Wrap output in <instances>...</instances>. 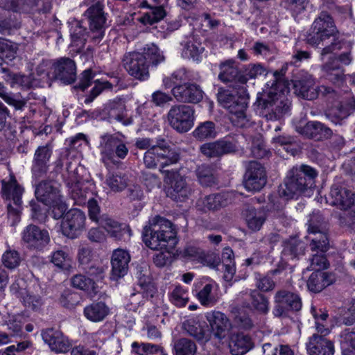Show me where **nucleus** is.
<instances>
[{
    "label": "nucleus",
    "instance_id": "nucleus-1",
    "mask_svg": "<svg viewBox=\"0 0 355 355\" xmlns=\"http://www.w3.org/2000/svg\"><path fill=\"white\" fill-rule=\"evenodd\" d=\"M285 69L274 72L275 80L271 83L270 88L263 91L261 96L257 98V106L260 110V114L268 120L275 121L280 119L290 110L291 103L284 95L288 92L286 83L281 78L285 73Z\"/></svg>",
    "mask_w": 355,
    "mask_h": 355
},
{
    "label": "nucleus",
    "instance_id": "nucleus-2",
    "mask_svg": "<svg viewBox=\"0 0 355 355\" xmlns=\"http://www.w3.org/2000/svg\"><path fill=\"white\" fill-rule=\"evenodd\" d=\"M164 56L159 49L153 43L146 44L143 53L128 52L123 58L122 64L129 75L139 80L149 78V62L154 65L164 61Z\"/></svg>",
    "mask_w": 355,
    "mask_h": 355
},
{
    "label": "nucleus",
    "instance_id": "nucleus-3",
    "mask_svg": "<svg viewBox=\"0 0 355 355\" xmlns=\"http://www.w3.org/2000/svg\"><path fill=\"white\" fill-rule=\"evenodd\" d=\"M317 175L316 171L309 166L293 168L288 173L284 184L279 187L280 198L286 200L297 198L314 186Z\"/></svg>",
    "mask_w": 355,
    "mask_h": 355
},
{
    "label": "nucleus",
    "instance_id": "nucleus-4",
    "mask_svg": "<svg viewBox=\"0 0 355 355\" xmlns=\"http://www.w3.org/2000/svg\"><path fill=\"white\" fill-rule=\"evenodd\" d=\"M175 234L170 220L155 216L149 220V225L144 228L142 237L147 247L162 250L166 249L170 242L175 243Z\"/></svg>",
    "mask_w": 355,
    "mask_h": 355
},
{
    "label": "nucleus",
    "instance_id": "nucleus-5",
    "mask_svg": "<svg viewBox=\"0 0 355 355\" xmlns=\"http://www.w3.org/2000/svg\"><path fill=\"white\" fill-rule=\"evenodd\" d=\"M218 101L231 114L230 119L238 127L245 128L250 124V119L245 111L247 98L238 95L235 91L220 89L218 92Z\"/></svg>",
    "mask_w": 355,
    "mask_h": 355
},
{
    "label": "nucleus",
    "instance_id": "nucleus-6",
    "mask_svg": "<svg viewBox=\"0 0 355 355\" xmlns=\"http://www.w3.org/2000/svg\"><path fill=\"white\" fill-rule=\"evenodd\" d=\"M87 208L90 220L99 224L112 237L121 239L125 234L130 232L126 224L120 223L106 215L100 216V207L95 199L88 200Z\"/></svg>",
    "mask_w": 355,
    "mask_h": 355
},
{
    "label": "nucleus",
    "instance_id": "nucleus-7",
    "mask_svg": "<svg viewBox=\"0 0 355 355\" xmlns=\"http://www.w3.org/2000/svg\"><path fill=\"white\" fill-rule=\"evenodd\" d=\"M124 137L119 133H105L100 137L98 148L104 163L113 162L115 157L124 159L128 148L123 141Z\"/></svg>",
    "mask_w": 355,
    "mask_h": 355
},
{
    "label": "nucleus",
    "instance_id": "nucleus-8",
    "mask_svg": "<svg viewBox=\"0 0 355 355\" xmlns=\"http://www.w3.org/2000/svg\"><path fill=\"white\" fill-rule=\"evenodd\" d=\"M331 203L345 210L344 223L350 225L355 224V194L339 185L332 186L330 191Z\"/></svg>",
    "mask_w": 355,
    "mask_h": 355
},
{
    "label": "nucleus",
    "instance_id": "nucleus-9",
    "mask_svg": "<svg viewBox=\"0 0 355 355\" xmlns=\"http://www.w3.org/2000/svg\"><path fill=\"white\" fill-rule=\"evenodd\" d=\"M308 236L312 252H325L328 250L329 239L323 226V218L319 212H313L308 220Z\"/></svg>",
    "mask_w": 355,
    "mask_h": 355
},
{
    "label": "nucleus",
    "instance_id": "nucleus-10",
    "mask_svg": "<svg viewBox=\"0 0 355 355\" xmlns=\"http://www.w3.org/2000/svg\"><path fill=\"white\" fill-rule=\"evenodd\" d=\"M85 12L89 26V37L94 44L99 43L104 37L106 23L103 3H90Z\"/></svg>",
    "mask_w": 355,
    "mask_h": 355
},
{
    "label": "nucleus",
    "instance_id": "nucleus-11",
    "mask_svg": "<svg viewBox=\"0 0 355 355\" xmlns=\"http://www.w3.org/2000/svg\"><path fill=\"white\" fill-rule=\"evenodd\" d=\"M194 110L186 105H173L167 114L170 125L178 132H187L194 125Z\"/></svg>",
    "mask_w": 355,
    "mask_h": 355
},
{
    "label": "nucleus",
    "instance_id": "nucleus-12",
    "mask_svg": "<svg viewBox=\"0 0 355 355\" xmlns=\"http://www.w3.org/2000/svg\"><path fill=\"white\" fill-rule=\"evenodd\" d=\"M337 32L332 17L327 12H322L313 21L312 33L308 35L307 42L312 45H319Z\"/></svg>",
    "mask_w": 355,
    "mask_h": 355
},
{
    "label": "nucleus",
    "instance_id": "nucleus-13",
    "mask_svg": "<svg viewBox=\"0 0 355 355\" xmlns=\"http://www.w3.org/2000/svg\"><path fill=\"white\" fill-rule=\"evenodd\" d=\"M275 306L272 314L275 317H282L288 310L300 311L302 308V301L300 296L287 290H279L274 296Z\"/></svg>",
    "mask_w": 355,
    "mask_h": 355
},
{
    "label": "nucleus",
    "instance_id": "nucleus-14",
    "mask_svg": "<svg viewBox=\"0 0 355 355\" xmlns=\"http://www.w3.org/2000/svg\"><path fill=\"white\" fill-rule=\"evenodd\" d=\"M86 216L78 209H72L66 213L62 221L61 228L63 234L69 238L76 237L84 229Z\"/></svg>",
    "mask_w": 355,
    "mask_h": 355
},
{
    "label": "nucleus",
    "instance_id": "nucleus-15",
    "mask_svg": "<svg viewBox=\"0 0 355 355\" xmlns=\"http://www.w3.org/2000/svg\"><path fill=\"white\" fill-rule=\"evenodd\" d=\"M43 341L50 350L55 354H64L69 351L71 343L62 332L55 328H46L41 332Z\"/></svg>",
    "mask_w": 355,
    "mask_h": 355
},
{
    "label": "nucleus",
    "instance_id": "nucleus-16",
    "mask_svg": "<svg viewBox=\"0 0 355 355\" xmlns=\"http://www.w3.org/2000/svg\"><path fill=\"white\" fill-rule=\"evenodd\" d=\"M266 184L264 168L257 162H250L244 176L243 184L249 191H259Z\"/></svg>",
    "mask_w": 355,
    "mask_h": 355
},
{
    "label": "nucleus",
    "instance_id": "nucleus-17",
    "mask_svg": "<svg viewBox=\"0 0 355 355\" xmlns=\"http://www.w3.org/2000/svg\"><path fill=\"white\" fill-rule=\"evenodd\" d=\"M22 240L28 248L42 250L49 243L50 236L47 230L29 225L22 232Z\"/></svg>",
    "mask_w": 355,
    "mask_h": 355
},
{
    "label": "nucleus",
    "instance_id": "nucleus-18",
    "mask_svg": "<svg viewBox=\"0 0 355 355\" xmlns=\"http://www.w3.org/2000/svg\"><path fill=\"white\" fill-rule=\"evenodd\" d=\"M206 319L209 324L210 336L221 340L224 338L232 329V323L229 318L220 311L207 313Z\"/></svg>",
    "mask_w": 355,
    "mask_h": 355
},
{
    "label": "nucleus",
    "instance_id": "nucleus-19",
    "mask_svg": "<svg viewBox=\"0 0 355 355\" xmlns=\"http://www.w3.org/2000/svg\"><path fill=\"white\" fill-rule=\"evenodd\" d=\"M52 151V147L49 144L39 146L36 149L31 168L34 179L38 180L46 174Z\"/></svg>",
    "mask_w": 355,
    "mask_h": 355
},
{
    "label": "nucleus",
    "instance_id": "nucleus-20",
    "mask_svg": "<svg viewBox=\"0 0 355 355\" xmlns=\"http://www.w3.org/2000/svg\"><path fill=\"white\" fill-rule=\"evenodd\" d=\"M53 78L64 84H71L76 78V67L73 60L61 58L53 64Z\"/></svg>",
    "mask_w": 355,
    "mask_h": 355
},
{
    "label": "nucleus",
    "instance_id": "nucleus-21",
    "mask_svg": "<svg viewBox=\"0 0 355 355\" xmlns=\"http://www.w3.org/2000/svg\"><path fill=\"white\" fill-rule=\"evenodd\" d=\"M167 178L170 180L171 189L170 196L175 201L182 202L187 200L192 193V189L185 181L184 177L178 173L166 171Z\"/></svg>",
    "mask_w": 355,
    "mask_h": 355
},
{
    "label": "nucleus",
    "instance_id": "nucleus-22",
    "mask_svg": "<svg viewBox=\"0 0 355 355\" xmlns=\"http://www.w3.org/2000/svg\"><path fill=\"white\" fill-rule=\"evenodd\" d=\"M2 189L6 198L12 200L15 205V207H14L11 204L8 205V216L17 217L21 210L23 189L17 183L15 179H11L8 183L3 184Z\"/></svg>",
    "mask_w": 355,
    "mask_h": 355
},
{
    "label": "nucleus",
    "instance_id": "nucleus-23",
    "mask_svg": "<svg viewBox=\"0 0 355 355\" xmlns=\"http://www.w3.org/2000/svg\"><path fill=\"white\" fill-rule=\"evenodd\" d=\"M172 94L180 102L197 103L202 99L203 92L196 84L185 83L174 86Z\"/></svg>",
    "mask_w": 355,
    "mask_h": 355
},
{
    "label": "nucleus",
    "instance_id": "nucleus-24",
    "mask_svg": "<svg viewBox=\"0 0 355 355\" xmlns=\"http://www.w3.org/2000/svg\"><path fill=\"white\" fill-rule=\"evenodd\" d=\"M183 327L190 336L198 340L207 341L210 339V331L208 325L198 316L185 320Z\"/></svg>",
    "mask_w": 355,
    "mask_h": 355
},
{
    "label": "nucleus",
    "instance_id": "nucleus-25",
    "mask_svg": "<svg viewBox=\"0 0 355 355\" xmlns=\"http://www.w3.org/2000/svg\"><path fill=\"white\" fill-rule=\"evenodd\" d=\"M296 130L302 135L315 140L328 139L332 134L330 128L319 121H309L304 126H296Z\"/></svg>",
    "mask_w": 355,
    "mask_h": 355
},
{
    "label": "nucleus",
    "instance_id": "nucleus-26",
    "mask_svg": "<svg viewBox=\"0 0 355 355\" xmlns=\"http://www.w3.org/2000/svg\"><path fill=\"white\" fill-rule=\"evenodd\" d=\"M228 203V193H214L200 198L196 202V207L203 212H207L218 210Z\"/></svg>",
    "mask_w": 355,
    "mask_h": 355
},
{
    "label": "nucleus",
    "instance_id": "nucleus-27",
    "mask_svg": "<svg viewBox=\"0 0 355 355\" xmlns=\"http://www.w3.org/2000/svg\"><path fill=\"white\" fill-rule=\"evenodd\" d=\"M294 89L295 94L302 98L311 101L318 97L317 86L312 75L306 73L301 78L295 80Z\"/></svg>",
    "mask_w": 355,
    "mask_h": 355
},
{
    "label": "nucleus",
    "instance_id": "nucleus-28",
    "mask_svg": "<svg viewBox=\"0 0 355 355\" xmlns=\"http://www.w3.org/2000/svg\"><path fill=\"white\" fill-rule=\"evenodd\" d=\"M309 355H334V343L327 338L313 334L306 345Z\"/></svg>",
    "mask_w": 355,
    "mask_h": 355
},
{
    "label": "nucleus",
    "instance_id": "nucleus-29",
    "mask_svg": "<svg viewBox=\"0 0 355 355\" xmlns=\"http://www.w3.org/2000/svg\"><path fill=\"white\" fill-rule=\"evenodd\" d=\"M151 147L162 167L175 164L179 160V155L171 148L168 143L164 139H157Z\"/></svg>",
    "mask_w": 355,
    "mask_h": 355
},
{
    "label": "nucleus",
    "instance_id": "nucleus-30",
    "mask_svg": "<svg viewBox=\"0 0 355 355\" xmlns=\"http://www.w3.org/2000/svg\"><path fill=\"white\" fill-rule=\"evenodd\" d=\"M236 146L225 140H219L215 142L207 143L200 147L201 153L207 157L214 158L225 154L235 152Z\"/></svg>",
    "mask_w": 355,
    "mask_h": 355
},
{
    "label": "nucleus",
    "instance_id": "nucleus-31",
    "mask_svg": "<svg viewBox=\"0 0 355 355\" xmlns=\"http://www.w3.org/2000/svg\"><path fill=\"white\" fill-rule=\"evenodd\" d=\"M130 261V256L127 251L117 249L113 252L111 263L112 275L114 279L123 277L127 273Z\"/></svg>",
    "mask_w": 355,
    "mask_h": 355
},
{
    "label": "nucleus",
    "instance_id": "nucleus-32",
    "mask_svg": "<svg viewBox=\"0 0 355 355\" xmlns=\"http://www.w3.org/2000/svg\"><path fill=\"white\" fill-rule=\"evenodd\" d=\"M59 196H60V191L55 182L43 181L36 187L35 196L44 205L55 200Z\"/></svg>",
    "mask_w": 355,
    "mask_h": 355
},
{
    "label": "nucleus",
    "instance_id": "nucleus-33",
    "mask_svg": "<svg viewBox=\"0 0 355 355\" xmlns=\"http://www.w3.org/2000/svg\"><path fill=\"white\" fill-rule=\"evenodd\" d=\"M228 346L232 355H243L252 348L253 343L248 336L236 334L230 336Z\"/></svg>",
    "mask_w": 355,
    "mask_h": 355
},
{
    "label": "nucleus",
    "instance_id": "nucleus-34",
    "mask_svg": "<svg viewBox=\"0 0 355 355\" xmlns=\"http://www.w3.org/2000/svg\"><path fill=\"white\" fill-rule=\"evenodd\" d=\"M334 281V277L331 274L322 271H315L310 275L307 281V287L311 292L319 293L331 284Z\"/></svg>",
    "mask_w": 355,
    "mask_h": 355
},
{
    "label": "nucleus",
    "instance_id": "nucleus-35",
    "mask_svg": "<svg viewBox=\"0 0 355 355\" xmlns=\"http://www.w3.org/2000/svg\"><path fill=\"white\" fill-rule=\"evenodd\" d=\"M108 108V117L110 121H116L125 125L130 123V120L127 118L124 101L115 98L109 103Z\"/></svg>",
    "mask_w": 355,
    "mask_h": 355
},
{
    "label": "nucleus",
    "instance_id": "nucleus-36",
    "mask_svg": "<svg viewBox=\"0 0 355 355\" xmlns=\"http://www.w3.org/2000/svg\"><path fill=\"white\" fill-rule=\"evenodd\" d=\"M108 306L103 302H93L84 308L85 317L94 322L103 320L109 314Z\"/></svg>",
    "mask_w": 355,
    "mask_h": 355
},
{
    "label": "nucleus",
    "instance_id": "nucleus-37",
    "mask_svg": "<svg viewBox=\"0 0 355 355\" xmlns=\"http://www.w3.org/2000/svg\"><path fill=\"white\" fill-rule=\"evenodd\" d=\"M326 78L337 87H340L345 83L344 70L338 64H334V60L329 61L322 67Z\"/></svg>",
    "mask_w": 355,
    "mask_h": 355
},
{
    "label": "nucleus",
    "instance_id": "nucleus-38",
    "mask_svg": "<svg viewBox=\"0 0 355 355\" xmlns=\"http://www.w3.org/2000/svg\"><path fill=\"white\" fill-rule=\"evenodd\" d=\"M305 250V244L298 239L291 238L284 243L282 255L288 259L299 258L304 255Z\"/></svg>",
    "mask_w": 355,
    "mask_h": 355
},
{
    "label": "nucleus",
    "instance_id": "nucleus-39",
    "mask_svg": "<svg viewBox=\"0 0 355 355\" xmlns=\"http://www.w3.org/2000/svg\"><path fill=\"white\" fill-rule=\"evenodd\" d=\"M245 215L248 228L254 232L259 231L266 220V213L261 209L249 208Z\"/></svg>",
    "mask_w": 355,
    "mask_h": 355
},
{
    "label": "nucleus",
    "instance_id": "nucleus-40",
    "mask_svg": "<svg viewBox=\"0 0 355 355\" xmlns=\"http://www.w3.org/2000/svg\"><path fill=\"white\" fill-rule=\"evenodd\" d=\"M0 73L3 74V79L10 85L11 87H22L29 88L31 82L28 76L13 73L7 68L0 67Z\"/></svg>",
    "mask_w": 355,
    "mask_h": 355
},
{
    "label": "nucleus",
    "instance_id": "nucleus-41",
    "mask_svg": "<svg viewBox=\"0 0 355 355\" xmlns=\"http://www.w3.org/2000/svg\"><path fill=\"white\" fill-rule=\"evenodd\" d=\"M132 353L136 355H167L164 349L155 344L133 342L131 345Z\"/></svg>",
    "mask_w": 355,
    "mask_h": 355
},
{
    "label": "nucleus",
    "instance_id": "nucleus-42",
    "mask_svg": "<svg viewBox=\"0 0 355 355\" xmlns=\"http://www.w3.org/2000/svg\"><path fill=\"white\" fill-rule=\"evenodd\" d=\"M266 68L260 63L249 64L246 65L242 73L238 76V81L245 84L250 79H255L259 76L266 75Z\"/></svg>",
    "mask_w": 355,
    "mask_h": 355
},
{
    "label": "nucleus",
    "instance_id": "nucleus-43",
    "mask_svg": "<svg viewBox=\"0 0 355 355\" xmlns=\"http://www.w3.org/2000/svg\"><path fill=\"white\" fill-rule=\"evenodd\" d=\"M104 183L111 191L116 193L122 191L127 187L128 180L125 175L109 173Z\"/></svg>",
    "mask_w": 355,
    "mask_h": 355
},
{
    "label": "nucleus",
    "instance_id": "nucleus-44",
    "mask_svg": "<svg viewBox=\"0 0 355 355\" xmlns=\"http://www.w3.org/2000/svg\"><path fill=\"white\" fill-rule=\"evenodd\" d=\"M199 284L200 283L196 285V287L199 288L196 296L200 304L205 306H211L215 304L216 302V298L212 293V290L214 286V283L208 282L205 283V285H203L202 283H200V286H202L201 288L198 286Z\"/></svg>",
    "mask_w": 355,
    "mask_h": 355
},
{
    "label": "nucleus",
    "instance_id": "nucleus-45",
    "mask_svg": "<svg viewBox=\"0 0 355 355\" xmlns=\"http://www.w3.org/2000/svg\"><path fill=\"white\" fill-rule=\"evenodd\" d=\"M239 75L235 61L229 60L220 64L218 78L221 81L224 83L231 82L236 78H238Z\"/></svg>",
    "mask_w": 355,
    "mask_h": 355
},
{
    "label": "nucleus",
    "instance_id": "nucleus-46",
    "mask_svg": "<svg viewBox=\"0 0 355 355\" xmlns=\"http://www.w3.org/2000/svg\"><path fill=\"white\" fill-rule=\"evenodd\" d=\"M204 50V46L200 42L189 40L184 44L182 55L184 58L199 61Z\"/></svg>",
    "mask_w": 355,
    "mask_h": 355
},
{
    "label": "nucleus",
    "instance_id": "nucleus-47",
    "mask_svg": "<svg viewBox=\"0 0 355 355\" xmlns=\"http://www.w3.org/2000/svg\"><path fill=\"white\" fill-rule=\"evenodd\" d=\"M353 111H355V101L351 105H340L331 109L327 116L334 123L337 124L346 119Z\"/></svg>",
    "mask_w": 355,
    "mask_h": 355
},
{
    "label": "nucleus",
    "instance_id": "nucleus-48",
    "mask_svg": "<svg viewBox=\"0 0 355 355\" xmlns=\"http://www.w3.org/2000/svg\"><path fill=\"white\" fill-rule=\"evenodd\" d=\"M196 176L199 183L203 187H211L216 182L212 167L202 164L199 166L196 171Z\"/></svg>",
    "mask_w": 355,
    "mask_h": 355
},
{
    "label": "nucleus",
    "instance_id": "nucleus-49",
    "mask_svg": "<svg viewBox=\"0 0 355 355\" xmlns=\"http://www.w3.org/2000/svg\"><path fill=\"white\" fill-rule=\"evenodd\" d=\"M175 355H195L197 347L194 342L187 338H181L174 343Z\"/></svg>",
    "mask_w": 355,
    "mask_h": 355
},
{
    "label": "nucleus",
    "instance_id": "nucleus-50",
    "mask_svg": "<svg viewBox=\"0 0 355 355\" xmlns=\"http://www.w3.org/2000/svg\"><path fill=\"white\" fill-rule=\"evenodd\" d=\"M215 124L212 121H205L197 126L193 134L199 140L213 138L216 136Z\"/></svg>",
    "mask_w": 355,
    "mask_h": 355
},
{
    "label": "nucleus",
    "instance_id": "nucleus-51",
    "mask_svg": "<svg viewBox=\"0 0 355 355\" xmlns=\"http://www.w3.org/2000/svg\"><path fill=\"white\" fill-rule=\"evenodd\" d=\"M51 262L58 268L67 270L71 266V259L62 250L54 251L51 255Z\"/></svg>",
    "mask_w": 355,
    "mask_h": 355
},
{
    "label": "nucleus",
    "instance_id": "nucleus-52",
    "mask_svg": "<svg viewBox=\"0 0 355 355\" xmlns=\"http://www.w3.org/2000/svg\"><path fill=\"white\" fill-rule=\"evenodd\" d=\"M71 37L73 42L76 46H83L87 38L90 40L89 33H86L85 29L80 25L79 21H75L70 28Z\"/></svg>",
    "mask_w": 355,
    "mask_h": 355
},
{
    "label": "nucleus",
    "instance_id": "nucleus-53",
    "mask_svg": "<svg viewBox=\"0 0 355 355\" xmlns=\"http://www.w3.org/2000/svg\"><path fill=\"white\" fill-rule=\"evenodd\" d=\"M187 290L181 286H176L170 294L171 302L176 306L183 307L189 302Z\"/></svg>",
    "mask_w": 355,
    "mask_h": 355
},
{
    "label": "nucleus",
    "instance_id": "nucleus-54",
    "mask_svg": "<svg viewBox=\"0 0 355 355\" xmlns=\"http://www.w3.org/2000/svg\"><path fill=\"white\" fill-rule=\"evenodd\" d=\"M252 304L259 313L266 314L269 311V301L268 298L257 291L250 293Z\"/></svg>",
    "mask_w": 355,
    "mask_h": 355
},
{
    "label": "nucleus",
    "instance_id": "nucleus-55",
    "mask_svg": "<svg viewBox=\"0 0 355 355\" xmlns=\"http://www.w3.org/2000/svg\"><path fill=\"white\" fill-rule=\"evenodd\" d=\"M71 285L80 290H83L87 292L94 291L95 283L94 279L87 277L83 275H76L71 280Z\"/></svg>",
    "mask_w": 355,
    "mask_h": 355
},
{
    "label": "nucleus",
    "instance_id": "nucleus-56",
    "mask_svg": "<svg viewBox=\"0 0 355 355\" xmlns=\"http://www.w3.org/2000/svg\"><path fill=\"white\" fill-rule=\"evenodd\" d=\"M165 16L166 12L164 8L157 6L144 14L141 18V21L146 25H153L162 19Z\"/></svg>",
    "mask_w": 355,
    "mask_h": 355
},
{
    "label": "nucleus",
    "instance_id": "nucleus-57",
    "mask_svg": "<svg viewBox=\"0 0 355 355\" xmlns=\"http://www.w3.org/2000/svg\"><path fill=\"white\" fill-rule=\"evenodd\" d=\"M1 261L3 266L8 269H15L19 266L21 257L19 252L15 250H8L2 255Z\"/></svg>",
    "mask_w": 355,
    "mask_h": 355
},
{
    "label": "nucleus",
    "instance_id": "nucleus-58",
    "mask_svg": "<svg viewBox=\"0 0 355 355\" xmlns=\"http://www.w3.org/2000/svg\"><path fill=\"white\" fill-rule=\"evenodd\" d=\"M21 302L26 307L33 310L39 309L42 304L41 297L35 294L31 286L27 290L26 294L21 300Z\"/></svg>",
    "mask_w": 355,
    "mask_h": 355
},
{
    "label": "nucleus",
    "instance_id": "nucleus-59",
    "mask_svg": "<svg viewBox=\"0 0 355 355\" xmlns=\"http://www.w3.org/2000/svg\"><path fill=\"white\" fill-rule=\"evenodd\" d=\"M275 144H278L284 148V149L292 155H294L297 149L294 147V138L289 135H280L272 139Z\"/></svg>",
    "mask_w": 355,
    "mask_h": 355
},
{
    "label": "nucleus",
    "instance_id": "nucleus-60",
    "mask_svg": "<svg viewBox=\"0 0 355 355\" xmlns=\"http://www.w3.org/2000/svg\"><path fill=\"white\" fill-rule=\"evenodd\" d=\"M29 287L24 279H17L10 286V291L12 295L21 301Z\"/></svg>",
    "mask_w": 355,
    "mask_h": 355
},
{
    "label": "nucleus",
    "instance_id": "nucleus-61",
    "mask_svg": "<svg viewBox=\"0 0 355 355\" xmlns=\"http://www.w3.org/2000/svg\"><path fill=\"white\" fill-rule=\"evenodd\" d=\"M317 252L311 259V270L321 271L328 268L329 263L324 252L316 250Z\"/></svg>",
    "mask_w": 355,
    "mask_h": 355
},
{
    "label": "nucleus",
    "instance_id": "nucleus-62",
    "mask_svg": "<svg viewBox=\"0 0 355 355\" xmlns=\"http://www.w3.org/2000/svg\"><path fill=\"white\" fill-rule=\"evenodd\" d=\"M45 205L51 207V214L55 219L61 218L67 209L66 204L62 200L61 195L55 200H52V202L45 204Z\"/></svg>",
    "mask_w": 355,
    "mask_h": 355
},
{
    "label": "nucleus",
    "instance_id": "nucleus-63",
    "mask_svg": "<svg viewBox=\"0 0 355 355\" xmlns=\"http://www.w3.org/2000/svg\"><path fill=\"white\" fill-rule=\"evenodd\" d=\"M262 348L263 355H293L292 350L288 346H281L280 349H278L277 346L270 343H265Z\"/></svg>",
    "mask_w": 355,
    "mask_h": 355
},
{
    "label": "nucleus",
    "instance_id": "nucleus-64",
    "mask_svg": "<svg viewBox=\"0 0 355 355\" xmlns=\"http://www.w3.org/2000/svg\"><path fill=\"white\" fill-rule=\"evenodd\" d=\"M17 47L10 44L8 41L0 40V57L12 60L16 55Z\"/></svg>",
    "mask_w": 355,
    "mask_h": 355
}]
</instances>
